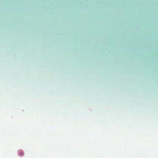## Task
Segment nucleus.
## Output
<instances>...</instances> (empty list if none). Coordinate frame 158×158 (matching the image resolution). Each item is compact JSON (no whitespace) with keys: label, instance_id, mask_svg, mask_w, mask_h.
I'll list each match as a JSON object with an SVG mask.
<instances>
[{"label":"nucleus","instance_id":"nucleus-1","mask_svg":"<svg viewBox=\"0 0 158 158\" xmlns=\"http://www.w3.org/2000/svg\"><path fill=\"white\" fill-rule=\"evenodd\" d=\"M19 154L20 156H22L23 155V152L21 151L20 150L19 152Z\"/></svg>","mask_w":158,"mask_h":158}]
</instances>
